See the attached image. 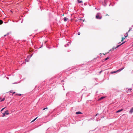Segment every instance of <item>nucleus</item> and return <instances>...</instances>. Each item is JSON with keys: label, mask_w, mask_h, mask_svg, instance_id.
I'll return each instance as SVG.
<instances>
[{"label": "nucleus", "mask_w": 133, "mask_h": 133, "mask_svg": "<svg viewBox=\"0 0 133 133\" xmlns=\"http://www.w3.org/2000/svg\"><path fill=\"white\" fill-rule=\"evenodd\" d=\"M67 19L66 17H65L64 18V21L66 22L67 21Z\"/></svg>", "instance_id": "11"}, {"label": "nucleus", "mask_w": 133, "mask_h": 133, "mask_svg": "<svg viewBox=\"0 0 133 133\" xmlns=\"http://www.w3.org/2000/svg\"><path fill=\"white\" fill-rule=\"evenodd\" d=\"M126 36H125V37H128V32H127L126 33Z\"/></svg>", "instance_id": "17"}, {"label": "nucleus", "mask_w": 133, "mask_h": 133, "mask_svg": "<svg viewBox=\"0 0 133 133\" xmlns=\"http://www.w3.org/2000/svg\"><path fill=\"white\" fill-rule=\"evenodd\" d=\"M106 15H108V14H107Z\"/></svg>", "instance_id": "33"}, {"label": "nucleus", "mask_w": 133, "mask_h": 133, "mask_svg": "<svg viewBox=\"0 0 133 133\" xmlns=\"http://www.w3.org/2000/svg\"><path fill=\"white\" fill-rule=\"evenodd\" d=\"M125 42H123L121 44H120L119 45H117L116 48H115V47H113L112 48L113 50H114L115 49H116L120 45H121L122 44H123Z\"/></svg>", "instance_id": "3"}, {"label": "nucleus", "mask_w": 133, "mask_h": 133, "mask_svg": "<svg viewBox=\"0 0 133 133\" xmlns=\"http://www.w3.org/2000/svg\"><path fill=\"white\" fill-rule=\"evenodd\" d=\"M5 107H4L3 108H2L1 110V112H2V111H3L4 109H5Z\"/></svg>", "instance_id": "20"}, {"label": "nucleus", "mask_w": 133, "mask_h": 133, "mask_svg": "<svg viewBox=\"0 0 133 133\" xmlns=\"http://www.w3.org/2000/svg\"><path fill=\"white\" fill-rule=\"evenodd\" d=\"M131 29H130L127 32H128V33L130 31Z\"/></svg>", "instance_id": "27"}, {"label": "nucleus", "mask_w": 133, "mask_h": 133, "mask_svg": "<svg viewBox=\"0 0 133 133\" xmlns=\"http://www.w3.org/2000/svg\"><path fill=\"white\" fill-rule=\"evenodd\" d=\"M80 20L81 21H83V22H84V19H80Z\"/></svg>", "instance_id": "23"}, {"label": "nucleus", "mask_w": 133, "mask_h": 133, "mask_svg": "<svg viewBox=\"0 0 133 133\" xmlns=\"http://www.w3.org/2000/svg\"><path fill=\"white\" fill-rule=\"evenodd\" d=\"M117 72V71H112L111 72V74H114Z\"/></svg>", "instance_id": "12"}, {"label": "nucleus", "mask_w": 133, "mask_h": 133, "mask_svg": "<svg viewBox=\"0 0 133 133\" xmlns=\"http://www.w3.org/2000/svg\"><path fill=\"white\" fill-rule=\"evenodd\" d=\"M98 115V114H97L96 115V116L97 115Z\"/></svg>", "instance_id": "29"}, {"label": "nucleus", "mask_w": 133, "mask_h": 133, "mask_svg": "<svg viewBox=\"0 0 133 133\" xmlns=\"http://www.w3.org/2000/svg\"><path fill=\"white\" fill-rule=\"evenodd\" d=\"M10 93H13V92L12 91V90H11L10 91Z\"/></svg>", "instance_id": "26"}, {"label": "nucleus", "mask_w": 133, "mask_h": 133, "mask_svg": "<svg viewBox=\"0 0 133 133\" xmlns=\"http://www.w3.org/2000/svg\"><path fill=\"white\" fill-rule=\"evenodd\" d=\"M105 97H103V96L102 97H101L98 100H100L102 99H104V98H105Z\"/></svg>", "instance_id": "8"}, {"label": "nucleus", "mask_w": 133, "mask_h": 133, "mask_svg": "<svg viewBox=\"0 0 133 133\" xmlns=\"http://www.w3.org/2000/svg\"><path fill=\"white\" fill-rule=\"evenodd\" d=\"M132 45L133 46V44Z\"/></svg>", "instance_id": "35"}, {"label": "nucleus", "mask_w": 133, "mask_h": 133, "mask_svg": "<svg viewBox=\"0 0 133 133\" xmlns=\"http://www.w3.org/2000/svg\"><path fill=\"white\" fill-rule=\"evenodd\" d=\"M103 55H105V54H103Z\"/></svg>", "instance_id": "31"}, {"label": "nucleus", "mask_w": 133, "mask_h": 133, "mask_svg": "<svg viewBox=\"0 0 133 133\" xmlns=\"http://www.w3.org/2000/svg\"><path fill=\"white\" fill-rule=\"evenodd\" d=\"M129 112L130 114H131L133 112V107L130 110Z\"/></svg>", "instance_id": "4"}, {"label": "nucleus", "mask_w": 133, "mask_h": 133, "mask_svg": "<svg viewBox=\"0 0 133 133\" xmlns=\"http://www.w3.org/2000/svg\"><path fill=\"white\" fill-rule=\"evenodd\" d=\"M16 95H18V96H20L22 95V94H16Z\"/></svg>", "instance_id": "18"}, {"label": "nucleus", "mask_w": 133, "mask_h": 133, "mask_svg": "<svg viewBox=\"0 0 133 133\" xmlns=\"http://www.w3.org/2000/svg\"><path fill=\"white\" fill-rule=\"evenodd\" d=\"M5 99V98H3L1 101H0V102H2V101H4Z\"/></svg>", "instance_id": "15"}, {"label": "nucleus", "mask_w": 133, "mask_h": 133, "mask_svg": "<svg viewBox=\"0 0 133 133\" xmlns=\"http://www.w3.org/2000/svg\"><path fill=\"white\" fill-rule=\"evenodd\" d=\"M0 99H1V98L0 97Z\"/></svg>", "instance_id": "32"}, {"label": "nucleus", "mask_w": 133, "mask_h": 133, "mask_svg": "<svg viewBox=\"0 0 133 133\" xmlns=\"http://www.w3.org/2000/svg\"><path fill=\"white\" fill-rule=\"evenodd\" d=\"M82 113L80 111H78L76 112V114L77 115L82 114Z\"/></svg>", "instance_id": "6"}, {"label": "nucleus", "mask_w": 133, "mask_h": 133, "mask_svg": "<svg viewBox=\"0 0 133 133\" xmlns=\"http://www.w3.org/2000/svg\"><path fill=\"white\" fill-rule=\"evenodd\" d=\"M15 93V92H13L12 94V95H13V94H14Z\"/></svg>", "instance_id": "25"}, {"label": "nucleus", "mask_w": 133, "mask_h": 133, "mask_svg": "<svg viewBox=\"0 0 133 133\" xmlns=\"http://www.w3.org/2000/svg\"><path fill=\"white\" fill-rule=\"evenodd\" d=\"M38 117H36V118L35 119H34L31 122H33Z\"/></svg>", "instance_id": "14"}, {"label": "nucleus", "mask_w": 133, "mask_h": 133, "mask_svg": "<svg viewBox=\"0 0 133 133\" xmlns=\"http://www.w3.org/2000/svg\"><path fill=\"white\" fill-rule=\"evenodd\" d=\"M31 56L32 55H31Z\"/></svg>", "instance_id": "34"}, {"label": "nucleus", "mask_w": 133, "mask_h": 133, "mask_svg": "<svg viewBox=\"0 0 133 133\" xmlns=\"http://www.w3.org/2000/svg\"><path fill=\"white\" fill-rule=\"evenodd\" d=\"M131 89H128V91H131Z\"/></svg>", "instance_id": "24"}, {"label": "nucleus", "mask_w": 133, "mask_h": 133, "mask_svg": "<svg viewBox=\"0 0 133 133\" xmlns=\"http://www.w3.org/2000/svg\"><path fill=\"white\" fill-rule=\"evenodd\" d=\"M8 110H7L4 113H3V115H2V117H4L5 116V115L6 114V115H8L9 114L8 112Z\"/></svg>", "instance_id": "2"}, {"label": "nucleus", "mask_w": 133, "mask_h": 133, "mask_svg": "<svg viewBox=\"0 0 133 133\" xmlns=\"http://www.w3.org/2000/svg\"><path fill=\"white\" fill-rule=\"evenodd\" d=\"M106 58H109L108 57H107Z\"/></svg>", "instance_id": "30"}, {"label": "nucleus", "mask_w": 133, "mask_h": 133, "mask_svg": "<svg viewBox=\"0 0 133 133\" xmlns=\"http://www.w3.org/2000/svg\"><path fill=\"white\" fill-rule=\"evenodd\" d=\"M3 23V22L2 21L0 20V24H2Z\"/></svg>", "instance_id": "16"}, {"label": "nucleus", "mask_w": 133, "mask_h": 133, "mask_svg": "<svg viewBox=\"0 0 133 133\" xmlns=\"http://www.w3.org/2000/svg\"><path fill=\"white\" fill-rule=\"evenodd\" d=\"M48 109V108L47 107H46V108H44L43 109V110H45L46 109Z\"/></svg>", "instance_id": "21"}, {"label": "nucleus", "mask_w": 133, "mask_h": 133, "mask_svg": "<svg viewBox=\"0 0 133 133\" xmlns=\"http://www.w3.org/2000/svg\"><path fill=\"white\" fill-rule=\"evenodd\" d=\"M124 67H122V68H121L120 69H119L117 71H116L117 72H119V71H121V70H122L123 69H124Z\"/></svg>", "instance_id": "5"}, {"label": "nucleus", "mask_w": 133, "mask_h": 133, "mask_svg": "<svg viewBox=\"0 0 133 133\" xmlns=\"http://www.w3.org/2000/svg\"><path fill=\"white\" fill-rule=\"evenodd\" d=\"M78 2L79 3L82 2V1H80V0H78Z\"/></svg>", "instance_id": "13"}, {"label": "nucleus", "mask_w": 133, "mask_h": 133, "mask_svg": "<svg viewBox=\"0 0 133 133\" xmlns=\"http://www.w3.org/2000/svg\"><path fill=\"white\" fill-rule=\"evenodd\" d=\"M103 71L101 70L99 72V74H100Z\"/></svg>", "instance_id": "22"}, {"label": "nucleus", "mask_w": 133, "mask_h": 133, "mask_svg": "<svg viewBox=\"0 0 133 133\" xmlns=\"http://www.w3.org/2000/svg\"><path fill=\"white\" fill-rule=\"evenodd\" d=\"M78 35H80V33L79 32H78Z\"/></svg>", "instance_id": "28"}, {"label": "nucleus", "mask_w": 133, "mask_h": 133, "mask_svg": "<svg viewBox=\"0 0 133 133\" xmlns=\"http://www.w3.org/2000/svg\"><path fill=\"white\" fill-rule=\"evenodd\" d=\"M28 61H29V60L28 59H25V63L26 62H28Z\"/></svg>", "instance_id": "19"}, {"label": "nucleus", "mask_w": 133, "mask_h": 133, "mask_svg": "<svg viewBox=\"0 0 133 133\" xmlns=\"http://www.w3.org/2000/svg\"><path fill=\"white\" fill-rule=\"evenodd\" d=\"M123 109H120V110H118V111H117L116 112V113H118V112H119L122 111H123Z\"/></svg>", "instance_id": "7"}, {"label": "nucleus", "mask_w": 133, "mask_h": 133, "mask_svg": "<svg viewBox=\"0 0 133 133\" xmlns=\"http://www.w3.org/2000/svg\"><path fill=\"white\" fill-rule=\"evenodd\" d=\"M126 37H125V36L124 37H123L122 38V40H121V42H122L123 41V40L125 39L126 38Z\"/></svg>", "instance_id": "9"}, {"label": "nucleus", "mask_w": 133, "mask_h": 133, "mask_svg": "<svg viewBox=\"0 0 133 133\" xmlns=\"http://www.w3.org/2000/svg\"><path fill=\"white\" fill-rule=\"evenodd\" d=\"M100 14L99 13H98L97 14L96 16V19H101L102 18V16H100Z\"/></svg>", "instance_id": "1"}, {"label": "nucleus", "mask_w": 133, "mask_h": 133, "mask_svg": "<svg viewBox=\"0 0 133 133\" xmlns=\"http://www.w3.org/2000/svg\"><path fill=\"white\" fill-rule=\"evenodd\" d=\"M108 59H103L102 60V62H103L107 60Z\"/></svg>", "instance_id": "10"}]
</instances>
